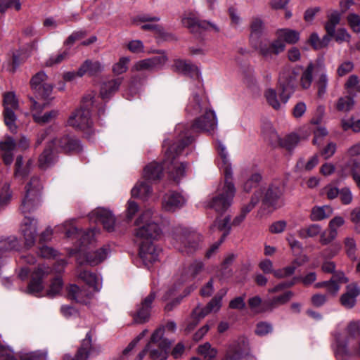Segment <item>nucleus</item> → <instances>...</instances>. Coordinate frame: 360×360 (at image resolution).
I'll list each match as a JSON object with an SVG mask.
<instances>
[{"mask_svg":"<svg viewBox=\"0 0 360 360\" xmlns=\"http://www.w3.org/2000/svg\"><path fill=\"white\" fill-rule=\"evenodd\" d=\"M155 293L150 292L137 306L136 310L132 314L134 321L138 324H142L148 322L150 316L152 303L155 298Z\"/></svg>","mask_w":360,"mask_h":360,"instance_id":"nucleus-17","label":"nucleus"},{"mask_svg":"<svg viewBox=\"0 0 360 360\" xmlns=\"http://www.w3.org/2000/svg\"><path fill=\"white\" fill-rule=\"evenodd\" d=\"M285 49V44L276 37L269 45L261 44L259 46V53L265 58L271 57L272 55H278L284 51Z\"/></svg>","mask_w":360,"mask_h":360,"instance_id":"nucleus-30","label":"nucleus"},{"mask_svg":"<svg viewBox=\"0 0 360 360\" xmlns=\"http://www.w3.org/2000/svg\"><path fill=\"white\" fill-rule=\"evenodd\" d=\"M174 245L179 251L190 254L200 248L201 236L185 228H178L173 235Z\"/></svg>","mask_w":360,"mask_h":360,"instance_id":"nucleus-7","label":"nucleus"},{"mask_svg":"<svg viewBox=\"0 0 360 360\" xmlns=\"http://www.w3.org/2000/svg\"><path fill=\"white\" fill-rule=\"evenodd\" d=\"M89 217L91 221L101 223L106 231H114L115 219L110 210L98 207L93 210L89 214Z\"/></svg>","mask_w":360,"mask_h":360,"instance_id":"nucleus-20","label":"nucleus"},{"mask_svg":"<svg viewBox=\"0 0 360 360\" xmlns=\"http://www.w3.org/2000/svg\"><path fill=\"white\" fill-rule=\"evenodd\" d=\"M9 8H14L16 11H19L21 8L20 0H0L1 13Z\"/></svg>","mask_w":360,"mask_h":360,"instance_id":"nucleus-58","label":"nucleus"},{"mask_svg":"<svg viewBox=\"0 0 360 360\" xmlns=\"http://www.w3.org/2000/svg\"><path fill=\"white\" fill-rule=\"evenodd\" d=\"M316 77L315 86L317 89V96L322 98L327 91L328 76L323 58H318L308 64L300 77V85L304 89H309Z\"/></svg>","mask_w":360,"mask_h":360,"instance_id":"nucleus-5","label":"nucleus"},{"mask_svg":"<svg viewBox=\"0 0 360 360\" xmlns=\"http://www.w3.org/2000/svg\"><path fill=\"white\" fill-rule=\"evenodd\" d=\"M340 20V14L338 11H333L328 16V21L326 23L325 29L330 36H334L335 27Z\"/></svg>","mask_w":360,"mask_h":360,"instance_id":"nucleus-46","label":"nucleus"},{"mask_svg":"<svg viewBox=\"0 0 360 360\" xmlns=\"http://www.w3.org/2000/svg\"><path fill=\"white\" fill-rule=\"evenodd\" d=\"M191 140V137L188 136L186 141H184L181 146H179L177 143L169 146L165 150L162 164L151 162L146 166L143 170V178L148 181L159 179L163 169L166 170L169 176L174 181H178L183 177L185 174L186 165L184 162H179L176 158Z\"/></svg>","mask_w":360,"mask_h":360,"instance_id":"nucleus-3","label":"nucleus"},{"mask_svg":"<svg viewBox=\"0 0 360 360\" xmlns=\"http://www.w3.org/2000/svg\"><path fill=\"white\" fill-rule=\"evenodd\" d=\"M103 65L98 60L93 61L91 60H86L79 68V75L84 76L85 74H89L91 76L96 75L102 72Z\"/></svg>","mask_w":360,"mask_h":360,"instance_id":"nucleus-32","label":"nucleus"},{"mask_svg":"<svg viewBox=\"0 0 360 360\" xmlns=\"http://www.w3.org/2000/svg\"><path fill=\"white\" fill-rule=\"evenodd\" d=\"M20 230L25 238V245L32 246L37 236V220L25 215L22 221Z\"/></svg>","mask_w":360,"mask_h":360,"instance_id":"nucleus-22","label":"nucleus"},{"mask_svg":"<svg viewBox=\"0 0 360 360\" xmlns=\"http://www.w3.org/2000/svg\"><path fill=\"white\" fill-rule=\"evenodd\" d=\"M264 97L268 104L275 110L280 109L281 103L285 104L281 99L278 100L277 93L274 89H267L264 92Z\"/></svg>","mask_w":360,"mask_h":360,"instance_id":"nucleus-49","label":"nucleus"},{"mask_svg":"<svg viewBox=\"0 0 360 360\" xmlns=\"http://www.w3.org/2000/svg\"><path fill=\"white\" fill-rule=\"evenodd\" d=\"M183 25L193 33H196L202 30H207L209 27L213 28L216 31L219 29L208 21L199 20L193 13H188L181 19Z\"/></svg>","mask_w":360,"mask_h":360,"instance_id":"nucleus-21","label":"nucleus"},{"mask_svg":"<svg viewBox=\"0 0 360 360\" xmlns=\"http://www.w3.org/2000/svg\"><path fill=\"white\" fill-rule=\"evenodd\" d=\"M69 56V51L64 50L58 52L56 54L51 55L45 62V65L47 67H52L55 65L60 64L63 60H66Z\"/></svg>","mask_w":360,"mask_h":360,"instance_id":"nucleus-50","label":"nucleus"},{"mask_svg":"<svg viewBox=\"0 0 360 360\" xmlns=\"http://www.w3.org/2000/svg\"><path fill=\"white\" fill-rule=\"evenodd\" d=\"M130 61L129 57H122L118 62L112 66V72L115 75H119L124 73L128 70V64Z\"/></svg>","mask_w":360,"mask_h":360,"instance_id":"nucleus-55","label":"nucleus"},{"mask_svg":"<svg viewBox=\"0 0 360 360\" xmlns=\"http://www.w3.org/2000/svg\"><path fill=\"white\" fill-rule=\"evenodd\" d=\"M231 217L226 216L224 218H217L213 224L210 226V230L215 231H223L221 236V242H224L226 237L229 234L231 231Z\"/></svg>","mask_w":360,"mask_h":360,"instance_id":"nucleus-33","label":"nucleus"},{"mask_svg":"<svg viewBox=\"0 0 360 360\" xmlns=\"http://www.w3.org/2000/svg\"><path fill=\"white\" fill-rule=\"evenodd\" d=\"M198 352L203 357V360H214L217 357L218 350L212 347L209 342H205L198 346Z\"/></svg>","mask_w":360,"mask_h":360,"instance_id":"nucleus-43","label":"nucleus"},{"mask_svg":"<svg viewBox=\"0 0 360 360\" xmlns=\"http://www.w3.org/2000/svg\"><path fill=\"white\" fill-rule=\"evenodd\" d=\"M22 360H47V355L44 352H32L24 354Z\"/></svg>","mask_w":360,"mask_h":360,"instance_id":"nucleus-64","label":"nucleus"},{"mask_svg":"<svg viewBox=\"0 0 360 360\" xmlns=\"http://www.w3.org/2000/svg\"><path fill=\"white\" fill-rule=\"evenodd\" d=\"M148 180L139 181L131 189V195L133 197L141 198L146 200L148 198L152 192L150 185Z\"/></svg>","mask_w":360,"mask_h":360,"instance_id":"nucleus-39","label":"nucleus"},{"mask_svg":"<svg viewBox=\"0 0 360 360\" xmlns=\"http://www.w3.org/2000/svg\"><path fill=\"white\" fill-rule=\"evenodd\" d=\"M42 189L40 179L33 176L25 186V195L20 205V210L24 214L35 211L41 205Z\"/></svg>","mask_w":360,"mask_h":360,"instance_id":"nucleus-6","label":"nucleus"},{"mask_svg":"<svg viewBox=\"0 0 360 360\" xmlns=\"http://www.w3.org/2000/svg\"><path fill=\"white\" fill-rule=\"evenodd\" d=\"M4 122L11 132L16 131V125L15 124L16 117L13 110L18 108V103L15 96L12 92L6 93L4 97Z\"/></svg>","mask_w":360,"mask_h":360,"instance_id":"nucleus-16","label":"nucleus"},{"mask_svg":"<svg viewBox=\"0 0 360 360\" xmlns=\"http://www.w3.org/2000/svg\"><path fill=\"white\" fill-rule=\"evenodd\" d=\"M283 188L279 185H271L264 193L262 202L264 205L274 206L278 200L281 197Z\"/></svg>","mask_w":360,"mask_h":360,"instance_id":"nucleus-31","label":"nucleus"},{"mask_svg":"<svg viewBox=\"0 0 360 360\" xmlns=\"http://www.w3.org/2000/svg\"><path fill=\"white\" fill-rule=\"evenodd\" d=\"M52 143L49 145L40 155L39 158V167L41 169H45L52 165L56 161V155L53 150L51 148Z\"/></svg>","mask_w":360,"mask_h":360,"instance_id":"nucleus-38","label":"nucleus"},{"mask_svg":"<svg viewBox=\"0 0 360 360\" xmlns=\"http://www.w3.org/2000/svg\"><path fill=\"white\" fill-rule=\"evenodd\" d=\"M18 245V240L13 236L0 239V255L15 249Z\"/></svg>","mask_w":360,"mask_h":360,"instance_id":"nucleus-51","label":"nucleus"},{"mask_svg":"<svg viewBox=\"0 0 360 360\" xmlns=\"http://www.w3.org/2000/svg\"><path fill=\"white\" fill-rule=\"evenodd\" d=\"M275 34L285 44H295L300 40V32L288 28L278 29Z\"/></svg>","mask_w":360,"mask_h":360,"instance_id":"nucleus-36","label":"nucleus"},{"mask_svg":"<svg viewBox=\"0 0 360 360\" xmlns=\"http://www.w3.org/2000/svg\"><path fill=\"white\" fill-rule=\"evenodd\" d=\"M153 211L147 209L136 220L137 226L134 231V240L139 243V257L144 265L150 267L158 261L160 250L152 243L160 234L159 225L155 222Z\"/></svg>","mask_w":360,"mask_h":360,"instance_id":"nucleus-1","label":"nucleus"},{"mask_svg":"<svg viewBox=\"0 0 360 360\" xmlns=\"http://www.w3.org/2000/svg\"><path fill=\"white\" fill-rule=\"evenodd\" d=\"M226 290L219 292L205 307H197L193 309V315H198L200 319H203L211 312H217L221 307L223 297L226 295Z\"/></svg>","mask_w":360,"mask_h":360,"instance_id":"nucleus-23","label":"nucleus"},{"mask_svg":"<svg viewBox=\"0 0 360 360\" xmlns=\"http://www.w3.org/2000/svg\"><path fill=\"white\" fill-rule=\"evenodd\" d=\"M250 38L258 39L264 30V24L260 18H254L250 22Z\"/></svg>","mask_w":360,"mask_h":360,"instance_id":"nucleus-48","label":"nucleus"},{"mask_svg":"<svg viewBox=\"0 0 360 360\" xmlns=\"http://www.w3.org/2000/svg\"><path fill=\"white\" fill-rule=\"evenodd\" d=\"M9 184H5L0 193V210L3 209L9 202L11 194L9 191Z\"/></svg>","mask_w":360,"mask_h":360,"instance_id":"nucleus-61","label":"nucleus"},{"mask_svg":"<svg viewBox=\"0 0 360 360\" xmlns=\"http://www.w3.org/2000/svg\"><path fill=\"white\" fill-rule=\"evenodd\" d=\"M262 177L259 173L252 174L243 184V191L247 193L250 192L252 188L258 185Z\"/></svg>","mask_w":360,"mask_h":360,"instance_id":"nucleus-56","label":"nucleus"},{"mask_svg":"<svg viewBox=\"0 0 360 360\" xmlns=\"http://www.w3.org/2000/svg\"><path fill=\"white\" fill-rule=\"evenodd\" d=\"M298 73L291 66H284L279 74L278 84L281 89L280 98L282 102L286 103L293 93L297 84Z\"/></svg>","mask_w":360,"mask_h":360,"instance_id":"nucleus-11","label":"nucleus"},{"mask_svg":"<svg viewBox=\"0 0 360 360\" xmlns=\"http://www.w3.org/2000/svg\"><path fill=\"white\" fill-rule=\"evenodd\" d=\"M54 146H58L63 151L79 152L82 150L80 141L73 136H65L60 139H55L52 142Z\"/></svg>","mask_w":360,"mask_h":360,"instance_id":"nucleus-27","label":"nucleus"},{"mask_svg":"<svg viewBox=\"0 0 360 360\" xmlns=\"http://www.w3.org/2000/svg\"><path fill=\"white\" fill-rule=\"evenodd\" d=\"M345 248L347 252V255L352 260H356V244L354 238L347 237L344 241Z\"/></svg>","mask_w":360,"mask_h":360,"instance_id":"nucleus-53","label":"nucleus"},{"mask_svg":"<svg viewBox=\"0 0 360 360\" xmlns=\"http://www.w3.org/2000/svg\"><path fill=\"white\" fill-rule=\"evenodd\" d=\"M167 60L168 58L167 56L162 53L158 56L137 61L131 68V71H152L155 69L162 68L167 61Z\"/></svg>","mask_w":360,"mask_h":360,"instance_id":"nucleus-18","label":"nucleus"},{"mask_svg":"<svg viewBox=\"0 0 360 360\" xmlns=\"http://www.w3.org/2000/svg\"><path fill=\"white\" fill-rule=\"evenodd\" d=\"M58 115L57 110H51L49 112H44L43 115L38 114V112H35L34 115V120L35 122L44 124L51 122L53 119H55Z\"/></svg>","mask_w":360,"mask_h":360,"instance_id":"nucleus-52","label":"nucleus"},{"mask_svg":"<svg viewBox=\"0 0 360 360\" xmlns=\"http://www.w3.org/2000/svg\"><path fill=\"white\" fill-rule=\"evenodd\" d=\"M300 265L297 260H294L289 266L275 270L274 276L277 278H284L292 276Z\"/></svg>","mask_w":360,"mask_h":360,"instance_id":"nucleus-47","label":"nucleus"},{"mask_svg":"<svg viewBox=\"0 0 360 360\" xmlns=\"http://www.w3.org/2000/svg\"><path fill=\"white\" fill-rule=\"evenodd\" d=\"M47 75L44 72H39L34 75L31 79L30 84L32 89H39V86L43 85V83H46Z\"/></svg>","mask_w":360,"mask_h":360,"instance_id":"nucleus-57","label":"nucleus"},{"mask_svg":"<svg viewBox=\"0 0 360 360\" xmlns=\"http://www.w3.org/2000/svg\"><path fill=\"white\" fill-rule=\"evenodd\" d=\"M217 148L221 159L219 165L224 174V181L219 185L216 195L209 202L208 207L214 209L217 212L223 213L232 205L236 188L232 181L233 173L226 147L221 141H217Z\"/></svg>","mask_w":360,"mask_h":360,"instance_id":"nucleus-4","label":"nucleus"},{"mask_svg":"<svg viewBox=\"0 0 360 360\" xmlns=\"http://www.w3.org/2000/svg\"><path fill=\"white\" fill-rule=\"evenodd\" d=\"M63 287V281L60 278L56 277L55 278L50 286L48 290L46 291V296L49 297H54L57 295H58L62 289Z\"/></svg>","mask_w":360,"mask_h":360,"instance_id":"nucleus-54","label":"nucleus"},{"mask_svg":"<svg viewBox=\"0 0 360 360\" xmlns=\"http://www.w3.org/2000/svg\"><path fill=\"white\" fill-rule=\"evenodd\" d=\"M67 292L68 296L70 299L73 300L77 302L85 304L89 303L93 295L91 291L87 290L84 288H80L75 284H71L68 286Z\"/></svg>","mask_w":360,"mask_h":360,"instance_id":"nucleus-28","label":"nucleus"},{"mask_svg":"<svg viewBox=\"0 0 360 360\" xmlns=\"http://www.w3.org/2000/svg\"><path fill=\"white\" fill-rule=\"evenodd\" d=\"M338 358L347 360L353 356H360V336L347 338L345 342H338L335 349Z\"/></svg>","mask_w":360,"mask_h":360,"instance_id":"nucleus-14","label":"nucleus"},{"mask_svg":"<svg viewBox=\"0 0 360 360\" xmlns=\"http://www.w3.org/2000/svg\"><path fill=\"white\" fill-rule=\"evenodd\" d=\"M360 295V288L356 283H352L346 287L340 301L341 304L346 309L353 308L356 302V297Z\"/></svg>","mask_w":360,"mask_h":360,"instance_id":"nucleus-24","label":"nucleus"},{"mask_svg":"<svg viewBox=\"0 0 360 360\" xmlns=\"http://www.w3.org/2000/svg\"><path fill=\"white\" fill-rule=\"evenodd\" d=\"M338 236V233L330 231L329 229L321 231L320 233V243L325 245L332 242Z\"/></svg>","mask_w":360,"mask_h":360,"instance_id":"nucleus-60","label":"nucleus"},{"mask_svg":"<svg viewBox=\"0 0 360 360\" xmlns=\"http://www.w3.org/2000/svg\"><path fill=\"white\" fill-rule=\"evenodd\" d=\"M173 68L174 71L184 75L190 74L197 69L194 65L181 59H176L174 61Z\"/></svg>","mask_w":360,"mask_h":360,"instance_id":"nucleus-44","label":"nucleus"},{"mask_svg":"<svg viewBox=\"0 0 360 360\" xmlns=\"http://www.w3.org/2000/svg\"><path fill=\"white\" fill-rule=\"evenodd\" d=\"M77 278L85 283L93 292H98L101 288V279L94 273L83 269H77Z\"/></svg>","mask_w":360,"mask_h":360,"instance_id":"nucleus-29","label":"nucleus"},{"mask_svg":"<svg viewBox=\"0 0 360 360\" xmlns=\"http://www.w3.org/2000/svg\"><path fill=\"white\" fill-rule=\"evenodd\" d=\"M165 328L156 329L151 335L150 342L147 344L146 350L153 359L165 360L167 356V351L171 346L169 342L164 336Z\"/></svg>","mask_w":360,"mask_h":360,"instance_id":"nucleus-9","label":"nucleus"},{"mask_svg":"<svg viewBox=\"0 0 360 360\" xmlns=\"http://www.w3.org/2000/svg\"><path fill=\"white\" fill-rule=\"evenodd\" d=\"M186 110L188 113L193 115L198 113H202V115L195 120L190 129H184L183 124L177 125L176 130L180 132L177 143L179 146L186 141L188 136H191L192 139L188 145L193 141L191 131H211L214 130L217 126L215 112L211 110L209 101L206 98H200L198 95H193L187 105Z\"/></svg>","mask_w":360,"mask_h":360,"instance_id":"nucleus-2","label":"nucleus"},{"mask_svg":"<svg viewBox=\"0 0 360 360\" xmlns=\"http://www.w3.org/2000/svg\"><path fill=\"white\" fill-rule=\"evenodd\" d=\"M97 352L95 345L92 343L91 333L89 332L86 333L85 338L82 340L73 360H87L91 355Z\"/></svg>","mask_w":360,"mask_h":360,"instance_id":"nucleus-26","label":"nucleus"},{"mask_svg":"<svg viewBox=\"0 0 360 360\" xmlns=\"http://www.w3.org/2000/svg\"><path fill=\"white\" fill-rule=\"evenodd\" d=\"M84 250L80 249L77 257L78 263L82 265L84 263L90 266H96L104 261L110 253L108 245L97 249L94 251L83 252Z\"/></svg>","mask_w":360,"mask_h":360,"instance_id":"nucleus-15","label":"nucleus"},{"mask_svg":"<svg viewBox=\"0 0 360 360\" xmlns=\"http://www.w3.org/2000/svg\"><path fill=\"white\" fill-rule=\"evenodd\" d=\"M332 214L333 209L330 206L314 207L311 210L310 218L314 221H321L328 218Z\"/></svg>","mask_w":360,"mask_h":360,"instance_id":"nucleus-42","label":"nucleus"},{"mask_svg":"<svg viewBox=\"0 0 360 360\" xmlns=\"http://www.w3.org/2000/svg\"><path fill=\"white\" fill-rule=\"evenodd\" d=\"M347 332L349 334L348 338H359L360 336L359 321H351L347 327Z\"/></svg>","mask_w":360,"mask_h":360,"instance_id":"nucleus-63","label":"nucleus"},{"mask_svg":"<svg viewBox=\"0 0 360 360\" xmlns=\"http://www.w3.org/2000/svg\"><path fill=\"white\" fill-rule=\"evenodd\" d=\"M52 269L45 265H39L32 273V279L27 287V292L37 295L44 288L42 279L51 274Z\"/></svg>","mask_w":360,"mask_h":360,"instance_id":"nucleus-19","label":"nucleus"},{"mask_svg":"<svg viewBox=\"0 0 360 360\" xmlns=\"http://www.w3.org/2000/svg\"><path fill=\"white\" fill-rule=\"evenodd\" d=\"M122 83V78H115L103 83L101 87L100 94L103 99L108 98L115 94Z\"/></svg>","mask_w":360,"mask_h":360,"instance_id":"nucleus-34","label":"nucleus"},{"mask_svg":"<svg viewBox=\"0 0 360 360\" xmlns=\"http://www.w3.org/2000/svg\"><path fill=\"white\" fill-rule=\"evenodd\" d=\"M93 99L94 96L90 94L84 97L82 107L72 112L68 120L70 126L82 131L91 127L93 122L89 108L94 103Z\"/></svg>","mask_w":360,"mask_h":360,"instance_id":"nucleus-8","label":"nucleus"},{"mask_svg":"<svg viewBox=\"0 0 360 360\" xmlns=\"http://www.w3.org/2000/svg\"><path fill=\"white\" fill-rule=\"evenodd\" d=\"M347 21L352 30L356 33L360 32V16L355 13H350L347 16Z\"/></svg>","mask_w":360,"mask_h":360,"instance_id":"nucleus-62","label":"nucleus"},{"mask_svg":"<svg viewBox=\"0 0 360 360\" xmlns=\"http://www.w3.org/2000/svg\"><path fill=\"white\" fill-rule=\"evenodd\" d=\"M74 219L67 221L61 225L57 226L59 231L64 232L67 238H72L75 236L79 237L82 246L93 244L95 242L96 233L98 231L96 229H89L84 232H79L74 225Z\"/></svg>","mask_w":360,"mask_h":360,"instance_id":"nucleus-12","label":"nucleus"},{"mask_svg":"<svg viewBox=\"0 0 360 360\" xmlns=\"http://www.w3.org/2000/svg\"><path fill=\"white\" fill-rule=\"evenodd\" d=\"M185 202V198L180 193L169 191L163 197L162 207L166 211L174 212L181 207Z\"/></svg>","mask_w":360,"mask_h":360,"instance_id":"nucleus-25","label":"nucleus"},{"mask_svg":"<svg viewBox=\"0 0 360 360\" xmlns=\"http://www.w3.org/2000/svg\"><path fill=\"white\" fill-rule=\"evenodd\" d=\"M292 295L293 293L291 291H287L279 296H276L266 300L264 304L268 309H272L287 303L292 298Z\"/></svg>","mask_w":360,"mask_h":360,"instance_id":"nucleus-41","label":"nucleus"},{"mask_svg":"<svg viewBox=\"0 0 360 360\" xmlns=\"http://www.w3.org/2000/svg\"><path fill=\"white\" fill-rule=\"evenodd\" d=\"M354 68L352 61L347 60L341 63L337 68V75L339 77H343L351 72Z\"/></svg>","mask_w":360,"mask_h":360,"instance_id":"nucleus-59","label":"nucleus"},{"mask_svg":"<svg viewBox=\"0 0 360 360\" xmlns=\"http://www.w3.org/2000/svg\"><path fill=\"white\" fill-rule=\"evenodd\" d=\"M249 341L246 338L240 337L230 342L226 348L224 354L220 360H257L255 355L250 352Z\"/></svg>","mask_w":360,"mask_h":360,"instance_id":"nucleus-10","label":"nucleus"},{"mask_svg":"<svg viewBox=\"0 0 360 360\" xmlns=\"http://www.w3.org/2000/svg\"><path fill=\"white\" fill-rule=\"evenodd\" d=\"M355 104L354 98L346 94L337 100L335 108L338 111L348 112L354 109Z\"/></svg>","mask_w":360,"mask_h":360,"instance_id":"nucleus-40","label":"nucleus"},{"mask_svg":"<svg viewBox=\"0 0 360 360\" xmlns=\"http://www.w3.org/2000/svg\"><path fill=\"white\" fill-rule=\"evenodd\" d=\"M344 90L347 95L354 98L360 94V79L356 75H351L344 84Z\"/></svg>","mask_w":360,"mask_h":360,"instance_id":"nucleus-35","label":"nucleus"},{"mask_svg":"<svg viewBox=\"0 0 360 360\" xmlns=\"http://www.w3.org/2000/svg\"><path fill=\"white\" fill-rule=\"evenodd\" d=\"M203 271V264L200 261H195L188 267H184L180 269L174 276L173 288L169 290V295L173 294L177 288L189 281L195 278Z\"/></svg>","mask_w":360,"mask_h":360,"instance_id":"nucleus-13","label":"nucleus"},{"mask_svg":"<svg viewBox=\"0 0 360 360\" xmlns=\"http://www.w3.org/2000/svg\"><path fill=\"white\" fill-rule=\"evenodd\" d=\"M16 146L15 141L8 138L6 141L0 143L1 149L3 150L2 158L6 165H10L13 160V150Z\"/></svg>","mask_w":360,"mask_h":360,"instance_id":"nucleus-37","label":"nucleus"},{"mask_svg":"<svg viewBox=\"0 0 360 360\" xmlns=\"http://www.w3.org/2000/svg\"><path fill=\"white\" fill-rule=\"evenodd\" d=\"M321 232V226L319 224H310L303 227L298 231L300 238L305 239L307 238H314L319 235Z\"/></svg>","mask_w":360,"mask_h":360,"instance_id":"nucleus-45","label":"nucleus"}]
</instances>
